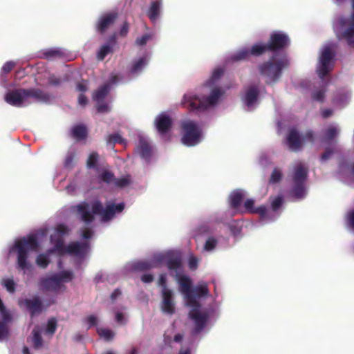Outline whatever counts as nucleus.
Instances as JSON below:
<instances>
[{"instance_id":"1","label":"nucleus","mask_w":354,"mask_h":354,"mask_svg":"<svg viewBox=\"0 0 354 354\" xmlns=\"http://www.w3.org/2000/svg\"><path fill=\"white\" fill-rule=\"evenodd\" d=\"M186 306L190 308L189 315L194 323L193 335H197L207 328L217 316V307L211 305L202 308L201 301L207 297L208 289H180Z\"/></svg>"},{"instance_id":"2","label":"nucleus","mask_w":354,"mask_h":354,"mask_svg":"<svg viewBox=\"0 0 354 354\" xmlns=\"http://www.w3.org/2000/svg\"><path fill=\"white\" fill-rule=\"evenodd\" d=\"M77 212L80 215L81 219L89 224L92 223L95 215H98L102 222H109L112 220L116 213L122 212L124 209V203L117 205L113 203H109L104 208L102 202L95 200L91 203V212L89 211V204L86 202H82L76 206Z\"/></svg>"},{"instance_id":"3","label":"nucleus","mask_w":354,"mask_h":354,"mask_svg":"<svg viewBox=\"0 0 354 354\" xmlns=\"http://www.w3.org/2000/svg\"><path fill=\"white\" fill-rule=\"evenodd\" d=\"M39 244L37 238L34 234H29L15 241L13 249L17 252V266L24 272L31 268L28 261V252H36L39 250Z\"/></svg>"},{"instance_id":"4","label":"nucleus","mask_w":354,"mask_h":354,"mask_svg":"<svg viewBox=\"0 0 354 354\" xmlns=\"http://www.w3.org/2000/svg\"><path fill=\"white\" fill-rule=\"evenodd\" d=\"M290 62L286 56L278 59L272 57L259 66V71L266 78L267 84H272L280 80L283 70L288 68Z\"/></svg>"},{"instance_id":"5","label":"nucleus","mask_w":354,"mask_h":354,"mask_svg":"<svg viewBox=\"0 0 354 354\" xmlns=\"http://www.w3.org/2000/svg\"><path fill=\"white\" fill-rule=\"evenodd\" d=\"M221 95V91L218 88H214L210 95L203 99L196 95L185 94L183 96L182 104L189 111H203L206 110L208 106L216 104Z\"/></svg>"},{"instance_id":"6","label":"nucleus","mask_w":354,"mask_h":354,"mask_svg":"<svg viewBox=\"0 0 354 354\" xmlns=\"http://www.w3.org/2000/svg\"><path fill=\"white\" fill-rule=\"evenodd\" d=\"M182 142L188 147L196 145L200 142L201 131L198 124L192 120L185 121L181 124Z\"/></svg>"},{"instance_id":"7","label":"nucleus","mask_w":354,"mask_h":354,"mask_svg":"<svg viewBox=\"0 0 354 354\" xmlns=\"http://www.w3.org/2000/svg\"><path fill=\"white\" fill-rule=\"evenodd\" d=\"M288 35L280 31H275L270 34L267 43L270 52H279L283 50L290 45Z\"/></svg>"},{"instance_id":"8","label":"nucleus","mask_w":354,"mask_h":354,"mask_svg":"<svg viewBox=\"0 0 354 354\" xmlns=\"http://www.w3.org/2000/svg\"><path fill=\"white\" fill-rule=\"evenodd\" d=\"M20 308L27 310L30 315L39 314L44 309L43 301L39 296H35L32 298H21L18 301Z\"/></svg>"},{"instance_id":"9","label":"nucleus","mask_w":354,"mask_h":354,"mask_svg":"<svg viewBox=\"0 0 354 354\" xmlns=\"http://www.w3.org/2000/svg\"><path fill=\"white\" fill-rule=\"evenodd\" d=\"M332 62V44L327 45L323 50L319 58V65L317 69L319 78L322 80L329 73V65Z\"/></svg>"},{"instance_id":"10","label":"nucleus","mask_w":354,"mask_h":354,"mask_svg":"<svg viewBox=\"0 0 354 354\" xmlns=\"http://www.w3.org/2000/svg\"><path fill=\"white\" fill-rule=\"evenodd\" d=\"M5 101L17 107H21L27 104L26 88H17L8 91L4 97Z\"/></svg>"},{"instance_id":"11","label":"nucleus","mask_w":354,"mask_h":354,"mask_svg":"<svg viewBox=\"0 0 354 354\" xmlns=\"http://www.w3.org/2000/svg\"><path fill=\"white\" fill-rule=\"evenodd\" d=\"M163 254L154 255L151 259L139 261L133 265V268L137 272H146L152 268H159L164 261Z\"/></svg>"},{"instance_id":"12","label":"nucleus","mask_w":354,"mask_h":354,"mask_svg":"<svg viewBox=\"0 0 354 354\" xmlns=\"http://www.w3.org/2000/svg\"><path fill=\"white\" fill-rule=\"evenodd\" d=\"M162 300L161 302L162 311L167 315H172L175 312V304L171 289H162Z\"/></svg>"},{"instance_id":"13","label":"nucleus","mask_w":354,"mask_h":354,"mask_svg":"<svg viewBox=\"0 0 354 354\" xmlns=\"http://www.w3.org/2000/svg\"><path fill=\"white\" fill-rule=\"evenodd\" d=\"M26 96L27 104L34 102H48L50 100V95L42 90L36 88H26Z\"/></svg>"},{"instance_id":"14","label":"nucleus","mask_w":354,"mask_h":354,"mask_svg":"<svg viewBox=\"0 0 354 354\" xmlns=\"http://www.w3.org/2000/svg\"><path fill=\"white\" fill-rule=\"evenodd\" d=\"M163 257L165 259L162 263H165L171 275L174 277L183 272L182 261L180 257L173 254L163 255Z\"/></svg>"},{"instance_id":"15","label":"nucleus","mask_w":354,"mask_h":354,"mask_svg":"<svg viewBox=\"0 0 354 354\" xmlns=\"http://www.w3.org/2000/svg\"><path fill=\"white\" fill-rule=\"evenodd\" d=\"M155 124L158 132L161 136H165L171 128L172 120L169 115L162 113L156 117Z\"/></svg>"},{"instance_id":"16","label":"nucleus","mask_w":354,"mask_h":354,"mask_svg":"<svg viewBox=\"0 0 354 354\" xmlns=\"http://www.w3.org/2000/svg\"><path fill=\"white\" fill-rule=\"evenodd\" d=\"M286 143L288 149L292 151H299L302 149L303 140L299 132L295 129H291L288 133Z\"/></svg>"},{"instance_id":"17","label":"nucleus","mask_w":354,"mask_h":354,"mask_svg":"<svg viewBox=\"0 0 354 354\" xmlns=\"http://www.w3.org/2000/svg\"><path fill=\"white\" fill-rule=\"evenodd\" d=\"M117 18L118 14L116 12H109L102 15L96 24L97 31L100 34H104L114 24Z\"/></svg>"},{"instance_id":"18","label":"nucleus","mask_w":354,"mask_h":354,"mask_svg":"<svg viewBox=\"0 0 354 354\" xmlns=\"http://www.w3.org/2000/svg\"><path fill=\"white\" fill-rule=\"evenodd\" d=\"M88 248L89 244L87 242L80 243L75 241L66 247L65 252L82 258L87 253Z\"/></svg>"},{"instance_id":"19","label":"nucleus","mask_w":354,"mask_h":354,"mask_svg":"<svg viewBox=\"0 0 354 354\" xmlns=\"http://www.w3.org/2000/svg\"><path fill=\"white\" fill-rule=\"evenodd\" d=\"M259 90L257 86H250L245 91L243 102L248 107L252 106L257 101Z\"/></svg>"},{"instance_id":"20","label":"nucleus","mask_w":354,"mask_h":354,"mask_svg":"<svg viewBox=\"0 0 354 354\" xmlns=\"http://www.w3.org/2000/svg\"><path fill=\"white\" fill-rule=\"evenodd\" d=\"M162 1V0H152L147 11V17L153 23L156 22L160 15Z\"/></svg>"},{"instance_id":"21","label":"nucleus","mask_w":354,"mask_h":354,"mask_svg":"<svg viewBox=\"0 0 354 354\" xmlns=\"http://www.w3.org/2000/svg\"><path fill=\"white\" fill-rule=\"evenodd\" d=\"M65 53L59 48H48L40 52L39 57L47 60L62 59L64 57Z\"/></svg>"},{"instance_id":"22","label":"nucleus","mask_w":354,"mask_h":354,"mask_svg":"<svg viewBox=\"0 0 354 354\" xmlns=\"http://www.w3.org/2000/svg\"><path fill=\"white\" fill-rule=\"evenodd\" d=\"M308 177V169L301 163L298 164L294 169L292 174L293 183H305Z\"/></svg>"},{"instance_id":"23","label":"nucleus","mask_w":354,"mask_h":354,"mask_svg":"<svg viewBox=\"0 0 354 354\" xmlns=\"http://www.w3.org/2000/svg\"><path fill=\"white\" fill-rule=\"evenodd\" d=\"M352 13L351 15V23L344 32V37L346 39L348 44L354 48V0H352Z\"/></svg>"},{"instance_id":"24","label":"nucleus","mask_w":354,"mask_h":354,"mask_svg":"<svg viewBox=\"0 0 354 354\" xmlns=\"http://www.w3.org/2000/svg\"><path fill=\"white\" fill-rule=\"evenodd\" d=\"M138 151L142 158L149 160L151 156V147L144 138H140L138 145Z\"/></svg>"},{"instance_id":"25","label":"nucleus","mask_w":354,"mask_h":354,"mask_svg":"<svg viewBox=\"0 0 354 354\" xmlns=\"http://www.w3.org/2000/svg\"><path fill=\"white\" fill-rule=\"evenodd\" d=\"M73 278V273L72 271L64 270L53 276L51 279L56 284L59 285L62 283L71 281Z\"/></svg>"},{"instance_id":"26","label":"nucleus","mask_w":354,"mask_h":354,"mask_svg":"<svg viewBox=\"0 0 354 354\" xmlns=\"http://www.w3.org/2000/svg\"><path fill=\"white\" fill-rule=\"evenodd\" d=\"M87 129L84 125L78 124L74 126L71 129V135L75 139L82 140L87 137Z\"/></svg>"},{"instance_id":"27","label":"nucleus","mask_w":354,"mask_h":354,"mask_svg":"<svg viewBox=\"0 0 354 354\" xmlns=\"http://www.w3.org/2000/svg\"><path fill=\"white\" fill-rule=\"evenodd\" d=\"M41 333V330L38 326H35L32 332L31 342L36 349L40 348L43 345Z\"/></svg>"},{"instance_id":"28","label":"nucleus","mask_w":354,"mask_h":354,"mask_svg":"<svg viewBox=\"0 0 354 354\" xmlns=\"http://www.w3.org/2000/svg\"><path fill=\"white\" fill-rule=\"evenodd\" d=\"M110 91V86L109 84H105L101 86L93 95L94 101H102L107 96Z\"/></svg>"},{"instance_id":"29","label":"nucleus","mask_w":354,"mask_h":354,"mask_svg":"<svg viewBox=\"0 0 354 354\" xmlns=\"http://www.w3.org/2000/svg\"><path fill=\"white\" fill-rule=\"evenodd\" d=\"M243 199V194L241 191H234L230 195V205L233 208H237L240 206Z\"/></svg>"},{"instance_id":"30","label":"nucleus","mask_w":354,"mask_h":354,"mask_svg":"<svg viewBox=\"0 0 354 354\" xmlns=\"http://www.w3.org/2000/svg\"><path fill=\"white\" fill-rule=\"evenodd\" d=\"M266 51H269L268 44L261 43L253 45L250 50V55L253 56H260Z\"/></svg>"},{"instance_id":"31","label":"nucleus","mask_w":354,"mask_h":354,"mask_svg":"<svg viewBox=\"0 0 354 354\" xmlns=\"http://www.w3.org/2000/svg\"><path fill=\"white\" fill-rule=\"evenodd\" d=\"M250 56V50L248 48H243L232 55L230 59L233 62H240L248 59Z\"/></svg>"},{"instance_id":"32","label":"nucleus","mask_w":354,"mask_h":354,"mask_svg":"<svg viewBox=\"0 0 354 354\" xmlns=\"http://www.w3.org/2000/svg\"><path fill=\"white\" fill-rule=\"evenodd\" d=\"M174 277L179 284V288H193L189 277L183 274L182 272L175 275Z\"/></svg>"},{"instance_id":"33","label":"nucleus","mask_w":354,"mask_h":354,"mask_svg":"<svg viewBox=\"0 0 354 354\" xmlns=\"http://www.w3.org/2000/svg\"><path fill=\"white\" fill-rule=\"evenodd\" d=\"M304 183H294L292 188V194L297 198H301L305 196Z\"/></svg>"},{"instance_id":"34","label":"nucleus","mask_w":354,"mask_h":354,"mask_svg":"<svg viewBox=\"0 0 354 354\" xmlns=\"http://www.w3.org/2000/svg\"><path fill=\"white\" fill-rule=\"evenodd\" d=\"M124 142V139L118 133L110 134L106 138V144L111 145L112 147H113L116 143L123 144Z\"/></svg>"},{"instance_id":"35","label":"nucleus","mask_w":354,"mask_h":354,"mask_svg":"<svg viewBox=\"0 0 354 354\" xmlns=\"http://www.w3.org/2000/svg\"><path fill=\"white\" fill-rule=\"evenodd\" d=\"M97 332L100 337L106 341L111 340L114 337V333L107 328H98Z\"/></svg>"},{"instance_id":"36","label":"nucleus","mask_w":354,"mask_h":354,"mask_svg":"<svg viewBox=\"0 0 354 354\" xmlns=\"http://www.w3.org/2000/svg\"><path fill=\"white\" fill-rule=\"evenodd\" d=\"M57 326V324L56 319L54 317L49 319L46 324V328H45V333L52 336L55 333Z\"/></svg>"},{"instance_id":"37","label":"nucleus","mask_w":354,"mask_h":354,"mask_svg":"<svg viewBox=\"0 0 354 354\" xmlns=\"http://www.w3.org/2000/svg\"><path fill=\"white\" fill-rule=\"evenodd\" d=\"M112 46L109 44L103 45L97 53V59L103 60L109 53L112 52Z\"/></svg>"},{"instance_id":"38","label":"nucleus","mask_w":354,"mask_h":354,"mask_svg":"<svg viewBox=\"0 0 354 354\" xmlns=\"http://www.w3.org/2000/svg\"><path fill=\"white\" fill-rule=\"evenodd\" d=\"M147 64V59L146 57H140L138 61L133 64L131 68V73H137L144 68Z\"/></svg>"},{"instance_id":"39","label":"nucleus","mask_w":354,"mask_h":354,"mask_svg":"<svg viewBox=\"0 0 354 354\" xmlns=\"http://www.w3.org/2000/svg\"><path fill=\"white\" fill-rule=\"evenodd\" d=\"M49 263L50 259L47 254H40L36 258V263L40 268H46Z\"/></svg>"},{"instance_id":"40","label":"nucleus","mask_w":354,"mask_h":354,"mask_svg":"<svg viewBox=\"0 0 354 354\" xmlns=\"http://www.w3.org/2000/svg\"><path fill=\"white\" fill-rule=\"evenodd\" d=\"M332 140V126L328 127L320 137L322 143H330Z\"/></svg>"},{"instance_id":"41","label":"nucleus","mask_w":354,"mask_h":354,"mask_svg":"<svg viewBox=\"0 0 354 354\" xmlns=\"http://www.w3.org/2000/svg\"><path fill=\"white\" fill-rule=\"evenodd\" d=\"M100 179L103 182L109 184L114 182L115 178L113 172L106 170L100 174Z\"/></svg>"},{"instance_id":"42","label":"nucleus","mask_w":354,"mask_h":354,"mask_svg":"<svg viewBox=\"0 0 354 354\" xmlns=\"http://www.w3.org/2000/svg\"><path fill=\"white\" fill-rule=\"evenodd\" d=\"M130 183L131 179L129 176L120 178H115L114 181L115 185L121 188L127 187Z\"/></svg>"},{"instance_id":"43","label":"nucleus","mask_w":354,"mask_h":354,"mask_svg":"<svg viewBox=\"0 0 354 354\" xmlns=\"http://www.w3.org/2000/svg\"><path fill=\"white\" fill-rule=\"evenodd\" d=\"M98 161V154L95 152L91 153L88 158L86 165L88 168H94L96 167Z\"/></svg>"},{"instance_id":"44","label":"nucleus","mask_w":354,"mask_h":354,"mask_svg":"<svg viewBox=\"0 0 354 354\" xmlns=\"http://www.w3.org/2000/svg\"><path fill=\"white\" fill-rule=\"evenodd\" d=\"M217 245V240L213 237H209L205 243L204 250L205 251H212Z\"/></svg>"},{"instance_id":"45","label":"nucleus","mask_w":354,"mask_h":354,"mask_svg":"<svg viewBox=\"0 0 354 354\" xmlns=\"http://www.w3.org/2000/svg\"><path fill=\"white\" fill-rule=\"evenodd\" d=\"M282 178L281 172L279 169L275 168L274 169L273 171L272 172L270 178V183H279Z\"/></svg>"},{"instance_id":"46","label":"nucleus","mask_w":354,"mask_h":354,"mask_svg":"<svg viewBox=\"0 0 354 354\" xmlns=\"http://www.w3.org/2000/svg\"><path fill=\"white\" fill-rule=\"evenodd\" d=\"M95 102H97L96 109L97 113H107L109 111V106L106 102H104V100Z\"/></svg>"},{"instance_id":"47","label":"nucleus","mask_w":354,"mask_h":354,"mask_svg":"<svg viewBox=\"0 0 354 354\" xmlns=\"http://www.w3.org/2000/svg\"><path fill=\"white\" fill-rule=\"evenodd\" d=\"M75 152H69L67 153L64 165L66 168H71L73 166V162L75 160Z\"/></svg>"},{"instance_id":"48","label":"nucleus","mask_w":354,"mask_h":354,"mask_svg":"<svg viewBox=\"0 0 354 354\" xmlns=\"http://www.w3.org/2000/svg\"><path fill=\"white\" fill-rule=\"evenodd\" d=\"M115 319L116 322L120 325L125 324L127 321V317L122 311H117Z\"/></svg>"},{"instance_id":"49","label":"nucleus","mask_w":354,"mask_h":354,"mask_svg":"<svg viewBox=\"0 0 354 354\" xmlns=\"http://www.w3.org/2000/svg\"><path fill=\"white\" fill-rule=\"evenodd\" d=\"M252 214H258L261 218H265L267 217V207L265 205H260L255 207Z\"/></svg>"},{"instance_id":"50","label":"nucleus","mask_w":354,"mask_h":354,"mask_svg":"<svg viewBox=\"0 0 354 354\" xmlns=\"http://www.w3.org/2000/svg\"><path fill=\"white\" fill-rule=\"evenodd\" d=\"M283 203V197L279 196L276 197L271 203V207L273 211H277L279 209Z\"/></svg>"},{"instance_id":"51","label":"nucleus","mask_w":354,"mask_h":354,"mask_svg":"<svg viewBox=\"0 0 354 354\" xmlns=\"http://www.w3.org/2000/svg\"><path fill=\"white\" fill-rule=\"evenodd\" d=\"M151 39V35L149 34H145L140 37H138L136 40V44L138 46H144L147 42Z\"/></svg>"},{"instance_id":"52","label":"nucleus","mask_w":354,"mask_h":354,"mask_svg":"<svg viewBox=\"0 0 354 354\" xmlns=\"http://www.w3.org/2000/svg\"><path fill=\"white\" fill-rule=\"evenodd\" d=\"M324 95L325 91L324 89H319L313 93V98L316 101L322 102L324 99Z\"/></svg>"},{"instance_id":"53","label":"nucleus","mask_w":354,"mask_h":354,"mask_svg":"<svg viewBox=\"0 0 354 354\" xmlns=\"http://www.w3.org/2000/svg\"><path fill=\"white\" fill-rule=\"evenodd\" d=\"M88 328L96 326L97 324V317L95 315H90L84 319Z\"/></svg>"},{"instance_id":"54","label":"nucleus","mask_w":354,"mask_h":354,"mask_svg":"<svg viewBox=\"0 0 354 354\" xmlns=\"http://www.w3.org/2000/svg\"><path fill=\"white\" fill-rule=\"evenodd\" d=\"M55 250L59 253L62 254V253L65 252L66 248H64V241L62 238H59L56 240V241L55 243Z\"/></svg>"},{"instance_id":"55","label":"nucleus","mask_w":354,"mask_h":354,"mask_svg":"<svg viewBox=\"0 0 354 354\" xmlns=\"http://www.w3.org/2000/svg\"><path fill=\"white\" fill-rule=\"evenodd\" d=\"M244 207L248 212L253 213L254 210V201L253 199H247L244 203Z\"/></svg>"},{"instance_id":"56","label":"nucleus","mask_w":354,"mask_h":354,"mask_svg":"<svg viewBox=\"0 0 354 354\" xmlns=\"http://www.w3.org/2000/svg\"><path fill=\"white\" fill-rule=\"evenodd\" d=\"M55 230L58 234L60 236H64L68 234V228L64 224H59L57 225Z\"/></svg>"},{"instance_id":"57","label":"nucleus","mask_w":354,"mask_h":354,"mask_svg":"<svg viewBox=\"0 0 354 354\" xmlns=\"http://www.w3.org/2000/svg\"><path fill=\"white\" fill-rule=\"evenodd\" d=\"M223 70L221 68H216L215 70L213 71L211 80L213 82L218 80L223 75Z\"/></svg>"},{"instance_id":"58","label":"nucleus","mask_w":354,"mask_h":354,"mask_svg":"<svg viewBox=\"0 0 354 354\" xmlns=\"http://www.w3.org/2000/svg\"><path fill=\"white\" fill-rule=\"evenodd\" d=\"M15 65V62L11 61L6 62L2 66V72L6 74L10 73L13 69Z\"/></svg>"},{"instance_id":"59","label":"nucleus","mask_w":354,"mask_h":354,"mask_svg":"<svg viewBox=\"0 0 354 354\" xmlns=\"http://www.w3.org/2000/svg\"><path fill=\"white\" fill-rule=\"evenodd\" d=\"M129 24L127 21H124L122 25V27L120 30V35L122 37H124L127 35L128 32H129Z\"/></svg>"},{"instance_id":"60","label":"nucleus","mask_w":354,"mask_h":354,"mask_svg":"<svg viewBox=\"0 0 354 354\" xmlns=\"http://www.w3.org/2000/svg\"><path fill=\"white\" fill-rule=\"evenodd\" d=\"M140 279L143 283H151L153 281L154 277L151 273H144L141 276Z\"/></svg>"},{"instance_id":"61","label":"nucleus","mask_w":354,"mask_h":354,"mask_svg":"<svg viewBox=\"0 0 354 354\" xmlns=\"http://www.w3.org/2000/svg\"><path fill=\"white\" fill-rule=\"evenodd\" d=\"M188 265H189V268L191 269V270H196L198 267V259L196 257H190V258L189 259V262H188Z\"/></svg>"},{"instance_id":"62","label":"nucleus","mask_w":354,"mask_h":354,"mask_svg":"<svg viewBox=\"0 0 354 354\" xmlns=\"http://www.w3.org/2000/svg\"><path fill=\"white\" fill-rule=\"evenodd\" d=\"M302 140H303V141L306 140V141L313 142L315 140L314 132L311 130L307 131Z\"/></svg>"},{"instance_id":"63","label":"nucleus","mask_w":354,"mask_h":354,"mask_svg":"<svg viewBox=\"0 0 354 354\" xmlns=\"http://www.w3.org/2000/svg\"><path fill=\"white\" fill-rule=\"evenodd\" d=\"M158 285L161 288H167V276L165 274H161L159 276Z\"/></svg>"},{"instance_id":"64","label":"nucleus","mask_w":354,"mask_h":354,"mask_svg":"<svg viewBox=\"0 0 354 354\" xmlns=\"http://www.w3.org/2000/svg\"><path fill=\"white\" fill-rule=\"evenodd\" d=\"M332 156V149L330 147L326 148L325 151L321 156V160L325 161L328 160Z\"/></svg>"}]
</instances>
